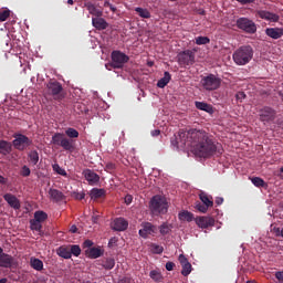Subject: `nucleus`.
Segmentation results:
<instances>
[{
    "label": "nucleus",
    "mask_w": 283,
    "mask_h": 283,
    "mask_svg": "<svg viewBox=\"0 0 283 283\" xmlns=\"http://www.w3.org/2000/svg\"><path fill=\"white\" fill-rule=\"evenodd\" d=\"M3 199L6 200V202H8L9 206L12 207V209H21V202L19 201L17 196L12 193H6L3 195Z\"/></svg>",
    "instance_id": "nucleus-20"
},
{
    "label": "nucleus",
    "mask_w": 283,
    "mask_h": 283,
    "mask_svg": "<svg viewBox=\"0 0 283 283\" xmlns=\"http://www.w3.org/2000/svg\"><path fill=\"white\" fill-rule=\"evenodd\" d=\"M7 184H8V179L0 175V185H7Z\"/></svg>",
    "instance_id": "nucleus-56"
},
{
    "label": "nucleus",
    "mask_w": 283,
    "mask_h": 283,
    "mask_svg": "<svg viewBox=\"0 0 283 283\" xmlns=\"http://www.w3.org/2000/svg\"><path fill=\"white\" fill-rule=\"evenodd\" d=\"M116 242H118V240L116 239V237L112 238V239L108 241V247H114V244H116Z\"/></svg>",
    "instance_id": "nucleus-55"
},
{
    "label": "nucleus",
    "mask_w": 283,
    "mask_h": 283,
    "mask_svg": "<svg viewBox=\"0 0 283 283\" xmlns=\"http://www.w3.org/2000/svg\"><path fill=\"white\" fill-rule=\"evenodd\" d=\"M171 231V228H169V224L167 223H163L160 227H159V233L161 235H168V233Z\"/></svg>",
    "instance_id": "nucleus-44"
},
{
    "label": "nucleus",
    "mask_w": 283,
    "mask_h": 283,
    "mask_svg": "<svg viewBox=\"0 0 283 283\" xmlns=\"http://www.w3.org/2000/svg\"><path fill=\"white\" fill-rule=\"evenodd\" d=\"M155 233H158V228L156 226L150 222L142 223V229L139 230L140 238L147 240L149 235H154Z\"/></svg>",
    "instance_id": "nucleus-12"
},
{
    "label": "nucleus",
    "mask_w": 283,
    "mask_h": 283,
    "mask_svg": "<svg viewBox=\"0 0 283 283\" xmlns=\"http://www.w3.org/2000/svg\"><path fill=\"white\" fill-rule=\"evenodd\" d=\"M256 15L259 19H263L264 21H270V23H277V21H280V15L266 10L256 11Z\"/></svg>",
    "instance_id": "nucleus-13"
},
{
    "label": "nucleus",
    "mask_w": 283,
    "mask_h": 283,
    "mask_svg": "<svg viewBox=\"0 0 283 283\" xmlns=\"http://www.w3.org/2000/svg\"><path fill=\"white\" fill-rule=\"evenodd\" d=\"M98 220V216L93 217V222H96Z\"/></svg>",
    "instance_id": "nucleus-64"
},
{
    "label": "nucleus",
    "mask_w": 283,
    "mask_h": 283,
    "mask_svg": "<svg viewBox=\"0 0 283 283\" xmlns=\"http://www.w3.org/2000/svg\"><path fill=\"white\" fill-rule=\"evenodd\" d=\"M201 85L206 92H216V90H220V85H222V78L214 74H209L201 78Z\"/></svg>",
    "instance_id": "nucleus-6"
},
{
    "label": "nucleus",
    "mask_w": 283,
    "mask_h": 283,
    "mask_svg": "<svg viewBox=\"0 0 283 283\" xmlns=\"http://www.w3.org/2000/svg\"><path fill=\"white\" fill-rule=\"evenodd\" d=\"M49 198L53 202H63V200H65V195H63V192L61 190L50 188L49 189Z\"/></svg>",
    "instance_id": "nucleus-19"
},
{
    "label": "nucleus",
    "mask_w": 283,
    "mask_h": 283,
    "mask_svg": "<svg viewBox=\"0 0 283 283\" xmlns=\"http://www.w3.org/2000/svg\"><path fill=\"white\" fill-rule=\"evenodd\" d=\"M33 220H35V222H40L43 224V222H45V220H48V213H45L44 211H41V210L35 211Z\"/></svg>",
    "instance_id": "nucleus-32"
},
{
    "label": "nucleus",
    "mask_w": 283,
    "mask_h": 283,
    "mask_svg": "<svg viewBox=\"0 0 283 283\" xmlns=\"http://www.w3.org/2000/svg\"><path fill=\"white\" fill-rule=\"evenodd\" d=\"M9 18H10L9 9L0 10V21H8Z\"/></svg>",
    "instance_id": "nucleus-46"
},
{
    "label": "nucleus",
    "mask_w": 283,
    "mask_h": 283,
    "mask_svg": "<svg viewBox=\"0 0 283 283\" xmlns=\"http://www.w3.org/2000/svg\"><path fill=\"white\" fill-rule=\"evenodd\" d=\"M237 28L247 32V34H255V32H258V25L249 18H239L237 20Z\"/></svg>",
    "instance_id": "nucleus-7"
},
{
    "label": "nucleus",
    "mask_w": 283,
    "mask_h": 283,
    "mask_svg": "<svg viewBox=\"0 0 283 283\" xmlns=\"http://www.w3.org/2000/svg\"><path fill=\"white\" fill-rule=\"evenodd\" d=\"M195 222L200 229H209V227H214L216 219L213 217H199L195 219Z\"/></svg>",
    "instance_id": "nucleus-14"
},
{
    "label": "nucleus",
    "mask_w": 283,
    "mask_h": 283,
    "mask_svg": "<svg viewBox=\"0 0 283 283\" xmlns=\"http://www.w3.org/2000/svg\"><path fill=\"white\" fill-rule=\"evenodd\" d=\"M86 10L90 12V14H92L93 17H103V11H101L99 9L96 8V6H94V3L92 2H86L85 4Z\"/></svg>",
    "instance_id": "nucleus-26"
},
{
    "label": "nucleus",
    "mask_w": 283,
    "mask_h": 283,
    "mask_svg": "<svg viewBox=\"0 0 283 283\" xmlns=\"http://www.w3.org/2000/svg\"><path fill=\"white\" fill-rule=\"evenodd\" d=\"M169 81H171V74L166 71V72L164 73V77H161V78L157 82V87H160V90L167 87V85H169Z\"/></svg>",
    "instance_id": "nucleus-29"
},
{
    "label": "nucleus",
    "mask_w": 283,
    "mask_h": 283,
    "mask_svg": "<svg viewBox=\"0 0 283 283\" xmlns=\"http://www.w3.org/2000/svg\"><path fill=\"white\" fill-rule=\"evenodd\" d=\"M175 140L177 147H191L195 156L199 158H212V156L220 158L224 154L222 144L216 142L205 130H179L178 136H175Z\"/></svg>",
    "instance_id": "nucleus-1"
},
{
    "label": "nucleus",
    "mask_w": 283,
    "mask_h": 283,
    "mask_svg": "<svg viewBox=\"0 0 283 283\" xmlns=\"http://www.w3.org/2000/svg\"><path fill=\"white\" fill-rule=\"evenodd\" d=\"M56 253L60 258L64 260H70L72 258L70 245H62L56 250Z\"/></svg>",
    "instance_id": "nucleus-25"
},
{
    "label": "nucleus",
    "mask_w": 283,
    "mask_h": 283,
    "mask_svg": "<svg viewBox=\"0 0 283 283\" xmlns=\"http://www.w3.org/2000/svg\"><path fill=\"white\" fill-rule=\"evenodd\" d=\"M235 98H237V101H244L245 98H247V94H244V92H238L237 94H235Z\"/></svg>",
    "instance_id": "nucleus-48"
},
{
    "label": "nucleus",
    "mask_w": 283,
    "mask_h": 283,
    "mask_svg": "<svg viewBox=\"0 0 283 283\" xmlns=\"http://www.w3.org/2000/svg\"><path fill=\"white\" fill-rule=\"evenodd\" d=\"M83 176L90 185H98V182L101 181V176H98V174L94 172V170L91 169H85L83 171Z\"/></svg>",
    "instance_id": "nucleus-15"
},
{
    "label": "nucleus",
    "mask_w": 283,
    "mask_h": 283,
    "mask_svg": "<svg viewBox=\"0 0 283 283\" xmlns=\"http://www.w3.org/2000/svg\"><path fill=\"white\" fill-rule=\"evenodd\" d=\"M151 136H160V130L158 129L153 130Z\"/></svg>",
    "instance_id": "nucleus-60"
},
{
    "label": "nucleus",
    "mask_w": 283,
    "mask_h": 283,
    "mask_svg": "<svg viewBox=\"0 0 283 283\" xmlns=\"http://www.w3.org/2000/svg\"><path fill=\"white\" fill-rule=\"evenodd\" d=\"M71 250V256L74 255L75 258H78L81 255V247L80 245H69Z\"/></svg>",
    "instance_id": "nucleus-43"
},
{
    "label": "nucleus",
    "mask_w": 283,
    "mask_h": 283,
    "mask_svg": "<svg viewBox=\"0 0 283 283\" xmlns=\"http://www.w3.org/2000/svg\"><path fill=\"white\" fill-rule=\"evenodd\" d=\"M13 138L14 140L12 142V145L14 149H18V151H25V148L32 145L30 137L23 134H14Z\"/></svg>",
    "instance_id": "nucleus-9"
},
{
    "label": "nucleus",
    "mask_w": 283,
    "mask_h": 283,
    "mask_svg": "<svg viewBox=\"0 0 283 283\" xmlns=\"http://www.w3.org/2000/svg\"><path fill=\"white\" fill-rule=\"evenodd\" d=\"M53 171H56L59 176H67V171L65 169L61 168L59 164H54L53 166Z\"/></svg>",
    "instance_id": "nucleus-45"
},
{
    "label": "nucleus",
    "mask_w": 283,
    "mask_h": 283,
    "mask_svg": "<svg viewBox=\"0 0 283 283\" xmlns=\"http://www.w3.org/2000/svg\"><path fill=\"white\" fill-rule=\"evenodd\" d=\"M14 265V258L8 253L0 254V266L1 269H12Z\"/></svg>",
    "instance_id": "nucleus-16"
},
{
    "label": "nucleus",
    "mask_w": 283,
    "mask_h": 283,
    "mask_svg": "<svg viewBox=\"0 0 283 283\" xmlns=\"http://www.w3.org/2000/svg\"><path fill=\"white\" fill-rule=\"evenodd\" d=\"M105 6H109V8H111V10H112L113 12L116 11V8L112 7V4H109V2H105Z\"/></svg>",
    "instance_id": "nucleus-61"
},
{
    "label": "nucleus",
    "mask_w": 283,
    "mask_h": 283,
    "mask_svg": "<svg viewBox=\"0 0 283 283\" xmlns=\"http://www.w3.org/2000/svg\"><path fill=\"white\" fill-rule=\"evenodd\" d=\"M251 182H252V185H254V187H263V188L268 187L266 181H264V179H262L260 177H252Z\"/></svg>",
    "instance_id": "nucleus-37"
},
{
    "label": "nucleus",
    "mask_w": 283,
    "mask_h": 283,
    "mask_svg": "<svg viewBox=\"0 0 283 283\" xmlns=\"http://www.w3.org/2000/svg\"><path fill=\"white\" fill-rule=\"evenodd\" d=\"M65 135L69 137H65ZM65 135L63 133H55L52 136L51 143L56 147H62L64 151H74V140L72 138H78V130L76 128L69 127L65 129Z\"/></svg>",
    "instance_id": "nucleus-2"
},
{
    "label": "nucleus",
    "mask_w": 283,
    "mask_h": 283,
    "mask_svg": "<svg viewBox=\"0 0 283 283\" xmlns=\"http://www.w3.org/2000/svg\"><path fill=\"white\" fill-rule=\"evenodd\" d=\"M12 153V143L8 140L0 139V154L2 156H8Z\"/></svg>",
    "instance_id": "nucleus-24"
},
{
    "label": "nucleus",
    "mask_w": 283,
    "mask_h": 283,
    "mask_svg": "<svg viewBox=\"0 0 283 283\" xmlns=\"http://www.w3.org/2000/svg\"><path fill=\"white\" fill-rule=\"evenodd\" d=\"M266 36H270V39H282L283 36V28H268L265 29Z\"/></svg>",
    "instance_id": "nucleus-21"
},
{
    "label": "nucleus",
    "mask_w": 283,
    "mask_h": 283,
    "mask_svg": "<svg viewBox=\"0 0 283 283\" xmlns=\"http://www.w3.org/2000/svg\"><path fill=\"white\" fill-rule=\"evenodd\" d=\"M70 231L71 233H76L78 231V228H76V226H72Z\"/></svg>",
    "instance_id": "nucleus-59"
},
{
    "label": "nucleus",
    "mask_w": 283,
    "mask_h": 283,
    "mask_svg": "<svg viewBox=\"0 0 283 283\" xmlns=\"http://www.w3.org/2000/svg\"><path fill=\"white\" fill-rule=\"evenodd\" d=\"M127 227H129V223L123 218H116L112 223L114 231H126Z\"/></svg>",
    "instance_id": "nucleus-17"
},
{
    "label": "nucleus",
    "mask_w": 283,
    "mask_h": 283,
    "mask_svg": "<svg viewBox=\"0 0 283 283\" xmlns=\"http://www.w3.org/2000/svg\"><path fill=\"white\" fill-rule=\"evenodd\" d=\"M93 245L94 242H92V240H85L83 243L84 249H92Z\"/></svg>",
    "instance_id": "nucleus-50"
},
{
    "label": "nucleus",
    "mask_w": 283,
    "mask_h": 283,
    "mask_svg": "<svg viewBox=\"0 0 283 283\" xmlns=\"http://www.w3.org/2000/svg\"><path fill=\"white\" fill-rule=\"evenodd\" d=\"M176 268V263L169 261L166 263V270L167 271H174V269Z\"/></svg>",
    "instance_id": "nucleus-49"
},
{
    "label": "nucleus",
    "mask_w": 283,
    "mask_h": 283,
    "mask_svg": "<svg viewBox=\"0 0 283 283\" xmlns=\"http://www.w3.org/2000/svg\"><path fill=\"white\" fill-rule=\"evenodd\" d=\"M85 255L90 260H96L103 255V250L101 248H88L85 250Z\"/></svg>",
    "instance_id": "nucleus-22"
},
{
    "label": "nucleus",
    "mask_w": 283,
    "mask_h": 283,
    "mask_svg": "<svg viewBox=\"0 0 283 283\" xmlns=\"http://www.w3.org/2000/svg\"><path fill=\"white\" fill-rule=\"evenodd\" d=\"M30 174H31L30 167L23 166L21 169V176H23V178H28V176H30Z\"/></svg>",
    "instance_id": "nucleus-47"
},
{
    "label": "nucleus",
    "mask_w": 283,
    "mask_h": 283,
    "mask_svg": "<svg viewBox=\"0 0 283 283\" xmlns=\"http://www.w3.org/2000/svg\"><path fill=\"white\" fill-rule=\"evenodd\" d=\"M195 106L197 109H200L201 112H208L210 113L213 108L211 107V105L205 103V102H196Z\"/></svg>",
    "instance_id": "nucleus-34"
},
{
    "label": "nucleus",
    "mask_w": 283,
    "mask_h": 283,
    "mask_svg": "<svg viewBox=\"0 0 283 283\" xmlns=\"http://www.w3.org/2000/svg\"><path fill=\"white\" fill-rule=\"evenodd\" d=\"M135 12L142 18V19H151V13L147 9H143L140 7L135 8Z\"/></svg>",
    "instance_id": "nucleus-33"
},
{
    "label": "nucleus",
    "mask_w": 283,
    "mask_h": 283,
    "mask_svg": "<svg viewBox=\"0 0 283 283\" xmlns=\"http://www.w3.org/2000/svg\"><path fill=\"white\" fill-rule=\"evenodd\" d=\"M195 209H197V211H199L200 213H207V211H209V206L200 201H196Z\"/></svg>",
    "instance_id": "nucleus-39"
},
{
    "label": "nucleus",
    "mask_w": 283,
    "mask_h": 283,
    "mask_svg": "<svg viewBox=\"0 0 283 283\" xmlns=\"http://www.w3.org/2000/svg\"><path fill=\"white\" fill-rule=\"evenodd\" d=\"M239 3H243V4H247V3H253L255 0H237Z\"/></svg>",
    "instance_id": "nucleus-57"
},
{
    "label": "nucleus",
    "mask_w": 283,
    "mask_h": 283,
    "mask_svg": "<svg viewBox=\"0 0 283 283\" xmlns=\"http://www.w3.org/2000/svg\"><path fill=\"white\" fill-rule=\"evenodd\" d=\"M150 251H151V253L160 255V253H163V251H165V248H163V245L151 243L150 244Z\"/></svg>",
    "instance_id": "nucleus-41"
},
{
    "label": "nucleus",
    "mask_w": 283,
    "mask_h": 283,
    "mask_svg": "<svg viewBox=\"0 0 283 283\" xmlns=\"http://www.w3.org/2000/svg\"><path fill=\"white\" fill-rule=\"evenodd\" d=\"M102 266H103L104 269H106V271H112V269H114V266H116V261L114 260V258H107V259L103 262Z\"/></svg>",
    "instance_id": "nucleus-35"
},
{
    "label": "nucleus",
    "mask_w": 283,
    "mask_h": 283,
    "mask_svg": "<svg viewBox=\"0 0 283 283\" xmlns=\"http://www.w3.org/2000/svg\"><path fill=\"white\" fill-rule=\"evenodd\" d=\"M179 220H185L186 222H193V213L190 211H182L179 213Z\"/></svg>",
    "instance_id": "nucleus-36"
},
{
    "label": "nucleus",
    "mask_w": 283,
    "mask_h": 283,
    "mask_svg": "<svg viewBox=\"0 0 283 283\" xmlns=\"http://www.w3.org/2000/svg\"><path fill=\"white\" fill-rule=\"evenodd\" d=\"M118 283H132V279L129 276H123L118 280Z\"/></svg>",
    "instance_id": "nucleus-52"
},
{
    "label": "nucleus",
    "mask_w": 283,
    "mask_h": 283,
    "mask_svg": "<svg viewBox=\"0 0 283 283\" xmlns=\"http://www.w3.org/2000/svg\"><path fill=\"white\" fill-rule=\"evenodd\" d=\"M31 231H38L39 235H43V223L35 221L34 219L30 220Z\"/></svg>",
    "instance_id": "nucleus-30"
},
{
    "label": "nucleus",
    "mask_w": 283,
    "mask_h": 283,
    "mask_svg": "<svg viewBox=\"0 0 283 283\" xmlns=\"http://www.w3.org/2000/svg\"><path fill=\"white\" fill-rule=\"evenodd\" d=\"M222 202H224V199L222 197L216 199V205L220 206L222 205Z\"/></svg>",
    "instance_id": "nucleus-58"
},
{
    "label": "nucleus",
    "mask_w": 283,
    "mask_h": 283,
    "mask_svg": "<svg viewBox=\"0 0 283 283\" xmlns=\"http://www.w3.org/2000/svg\"><path fill=\"white\" fill-rule=\"evenodd\" d=\"M29 160L31 164L38 165L39 164V151L32 150L31 153H29Z\"/></svg>",
    "instance_id": "nucleus-40"
},
{
    "label": "nucleus",
    "mask_w": 283,
    "mask_h": 283,
    "mask_svg": "<svg viewBox=\"0 0 283 283\" xmlns=\"http://www.w3.org/2000/svg\"><path fill=\"white\" fill-rule=\"evenodd\" d=\"M199 200H201V203L206 205L208 208L213 207V197L207 195V192L199 193Z\"/></svg>",
    "instance_id": "nucleus-28"
},
{
    "label": "nucleus",
    "mask_w": 283,
    "mask_h": 283,
    "mask_svg": "<svg viewBox=\"0 0 283 283\" xmlns=\"http://www.w3.org/2000/svg\"><path fill=\"white\" fill-rule=\"evenodd\" d=\"M106 168H107V169H114V164H107V165H106Z\"/></svg>",
    "instance_id": "nucleus-62"
},
{
    "label": "nucleus",
    "mask_w": 283,
    "mask_h": 283,
    "mask_svg": "<svg viewBox=\"0 0 283 283\" xmlns=\"http://www.w3.org/2000/svg\"><path fill=\"white\" fill-rule=\"evenodd\" d=\"M84 199H85V192L75 193V200H84Z\"/></svg>",
    "instance_id": "nucleus-53"
},
{
    "label": "nucleus",
    "mask_w": 283,
    "mask_h": 283,
    "mask_svg": "<svg viewBox=\"0 0 283 283\" xmlns=\"http://www.w3.org/2000/svg\"><path fill=\"white\" fill-rule=\"evenodd\" d=\"M149 277H151L154 282H163V274L158 270L150 271Z\"/></svg>",
    "instance_id": "nucleus-38"
},
{
    "label": "nucleus",
    "mask_w": 283,
    "mask_h": 283,
    "mask_svg": "<svg viewBox=\"0 0 283 283\" xmlns=\"http://www.w3.org/2000/svg\"><path fill=\"white\" fill-rule=\"evenodd\" d=\"M112 63L106 64V67H113V70H123L125 63H129V56L123 51H113L111 53Z\"/></svg>",
    "instance_id": "nucleus-5"
},
{
    "label": "nucleus",
    "mask_w": 283,
    "mask_h": 283,
    "mask_svg": "<svg viewBox=\"0 0 283 283\" xmlns=\"http://www.w3.org/2000/svg\"><path fill=\"white\" fill-rule=\"evenodd\" d=\"M92 23L93 27H95L96 30H107L108 23L105 19L97 17V18H92Z\"/></svg>",
    "instance_id": "nucleus-23"
},
{
    "label": "nucleus",
    "mask_w": 283,
    "mask_h": 283,
    "mask_svg": "<svg viewBox=\"0 0 283 283\" xmlns=\"http://www.w3.org/2000/svg\"><path fill=\"white\" fill-rule=\"evenodd\" d=\"M211 43V40L208 36H197L196 44L197 45H207Z\"/></svg>",
    "instance_id": "nucleus-42"
},
{
    "label": "nucleus",
    "mask_w": 283,
    "mask_h": 283,
    "mask_svg": "<svg viewBox=\"0 0 283 283\" xmlns=\"http://www.w3.org/2000/svg\"><path fill=\"white\" fill-rule=\"evenodd\" d=\"M177 61L184 67L193 65L196 63V53L191 50L182 51L177 55Z\"/></svg>",
    "instance_id": "nucleus-8"
},
{
    "label": "nucleus",
    "mask_w": 283,
    "mask_h": 283,
    "mask_svg": "<svg viewBox=\"0 0 283 283\" xmlns=\"http://www.w3.org/2000/svg\"><path fill=\"white\" fill-rule=\"evenodd\" d=\"M124 200L125 205H132V202L134 201V197L132 195H126Z\"/></svg>",
    "instance_id": "nucleus-51"
},
{
    "label": "nucleus",
    "mask_w": 283,
    "mask_h": 283,
    "mask_svg": "<svg viewBox=\"0 0 283 283\" xmlns=\"http://www.w3.org/2000/svg\"><path fill=\"white\" fill-rule=\"evenodd\" d=\"M232 59L237 65H247L251 63L253 59V48L251 45L240 46L237 51H234Z\"/></svg>",
    "instance_id": "nucleus-4"
},
{
    "label": "nucleus",
    "mask_w": 283,
    "mask_h": 283,
    "mask_svg": "<svg viewBox=\"0 0 283 283\" xmlns=\"http://www.w3.org/2000/svg\"><path fill=\"white\" fill-rule=\"evenodd\" d=\"M275 277L279 282H283V271L275 272Z\"/></svg>",
    "instance_id": "nucleus-54"
},
{
    "label": "nucleus",
    "mask_w": 283,
    "mask_h": 283,
    "mask_svg": "<svg viewBox=\"0 0 283 283\" xmlns=\"http://www.w3.org/2000/svg\"><path fill=\"white\" fill-rule=\"evenodd\" d=\"M105 189L103 188H93L90 192V197L92 200H98V198H105Z\"/></svg>",
    "instance_id": "nucleus-27"
},
{
    "label": "nucleus",
    "mask_w": 283,
    "mask_h": 283,
    "mask_svg": "<svg viewBox=\"0 0 283 283\" xmlns=\"http://www.w3.org/2000/svg\"><path fill=\"white\" fill-rule=\"evenodd\" d=\"M149 210L151 216H165L169 211L167 198L160 195L154 196L149 201Z\"/></svg>",
    "instance_id": "nucleus-3"
},
{
    "label": "nucleus",
    "mask_w": 283,
    "mask_h": 283,
    "mask_svg": "<svg viewBox=\"0 0 283 283\" xmlns=\"http://www.w3.org/2000/svg\"><path fill=\"white\" fill-rule=\"evenodd\" d=\"M0 283H8V279H6V277L0 279Z\"/></svg>",
    "instance_id": "nucleus-63"
},
{
    "label": "nucleus",
    "mask_w": 283,
    "mask_h": 283,
    "mask_svg": "<svg viewBox=\"0 0 283 283\" xmlns=\"http://www.w3.org/2000/svg\"><path fill=\"white\" fill-rule=\"evenodd\" d=\"M275 109L265 106L259 111V118L261 123H271V120H275Z\"/></svg>",
    "instance_id": "nucleus-11"
},
{
    "label": "nucleus",
    "mask_w": 283,
    "mask_h": 283,
    "mask_svg": "<svg viewBox=\"0 0 283 283\" xmlns=\"http://www.w3.org/2000/svg\"><path fill=\"white\" fill-rule=\"evenodd\" d=\"M46 87L54 101H63V85H61L60 82L51 81L48 83Z\"/></svg>",
    "instance_id": "nucleus-10"
},
{
    "label": "nucleus",
    "mask_w": 283,
    "mask_h": 283,
    "mask_svg": "<svg viewBox=\"0 0 283 283\" xmlns=\"http://www.w3.org/2000/svg\"><path fill=\"white\" fill-rule=\"evenodd\" d=\"M179 262L182 266L181 275L187 277L191 273V263H189V260L185 258V254L179 255Z\"/></svg>",
    "instance_id": "nucleus-18"
},
{
    "label": "nucleus",
    "mask_w": 283,
    "mask_h": 283,
    "mask_svg": "<svg viewBox=\"0 0 283 283\" xmlns=\"http://www.w3.org/2000/svg\"><path fill=\"white\" fill-rule=\"evenodd\" d=\"M30 266L34 269V271H41L43 269V261L38 258L32 256L30 259Z\"/></svg>",
    "instance_id": "nucleus-31"
}]
</instances>
